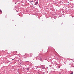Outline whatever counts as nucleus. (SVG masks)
<instances>
[{
	"instance_id": "nucleus-1",
	"label": "nucleus",
	"mask_w": 74,
	"mask_h": 74,
	"mask_svg": "<svg viewBox=\"0 0 74 74\" xmlns=\"http://www.w3.org/2000/svg\"><path fill=\"white\" fill-rule=\"evenodd\" d=\"M38 2H36L35 4V5H37V4H38Z\"/></svg>"
},
{
	"instance_id": "nucleus-2",
	"label": "nucleus",
	"mask_w": 74,
	"mask_h": 74,
	"mask_svg": "<svg viewBox=\"0 0 74 74\" xmlns=\"http://www.w3.org/2000/svg\"><path fill=\"white\" fill-rule=\"evenodd\" d=\"M0 12L2 13V11H1V10H0Z\"/></svg>"
},
{
	"instance_id": "nucleus-3",
	"label": "nucleus",
	"mask_w": 74,
	"mask_h": 74,
	"mask_svg": "<svg viewBox=\"0 0 74 74\" xmlns=\"http://www.w3.org/2000/svg\"><path fill=\"white\" fill-rule=\"evenodd\" d=\"M40 60H42V59H41V57H40Z\"/></svg>"
},
{
	"instance_id": "nucleus-4",
	"label": "nucleus",
	"mask_w": 74,
	"mask_h": 74,
	"mask_svg": "<svg viewBox=\"0 0 74 74\" xmlns=\"http://www.w3.org/2000/svg\"><path fill=\"white\" fill-rule=\"evenodd\" d=\"M32 2H33V1H30V3H32Z\"/></svg>"
},
{
	"instance_id": "nucleus-5",
	"label": "nucleus",
	"mask_w": 74,
	"mask_h": 74,
	"mask_svg": "<svg viewBox=\"0 0 74 74\" xmlns=\"http://www.w3.org/2000/svg\"><path fill=\"white\" fill-rule=\"evenodd\" d=\"M27 70H29V68L27 69Z\"/></svg>"
},
{
	"instance_id": "nucleus-6",
	"label": "nucleus",
	"mask_w": 74,
	"mask_h": 74,
	"mask_svg": "<svg viewBox=\"0 0 74 74\" xmlns=\"http://www.w3.org/2000/svg\"><path fill=\"white\" fill-rule=\"evenodd\" d=\"M38 74H39V73L38 72Z\"/></svg>"
},
{
	"instance_id": "nucleus-7",
	"label": "nucleus",
	"mask_w": 74,
	"mask_h": 74,
	"mask_svg": "<svg viewBox=\"0 0 74 74\" xmlns=\"http://www.w3.org/2000/svg\"><path fill=\"white\" fill-rule=\"evenodd\" d=\"M32 5H33V3H32Z\"/></svg>"
},
{
	"instance_id": "nucleus-8",
	"label": "nucleus",
	"mask_w": 74,
	"mask_h": 74,
	"mask_svg": "<svg viewBox=\"0 0 74 74\" xmlns=\"http://www.w3.org/2000/svg\"><path fill=\"white\" fill-rule=\"evenodd\" d=\"M12 60H14V59H12Z\"/></svg>"
},
{
	"instance_id": "nucleus-9",
	"label": "nucleus",
	"mask_w": 74,
	"mask_h": 74,
	"mask_svg": "<svg viewBox=\"0 0 74 74\" xmlns=\"http://www.w3.org/2000/svg\"><path fill=\"white\" fill-rule=\"evenodd\" d=\"M59 74H60V73Z\"/></svg>"
}]
</instances>
